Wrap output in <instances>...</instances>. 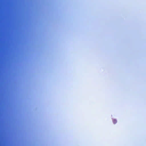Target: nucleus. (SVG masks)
Here are the masks:
<instances>
[{
	"label": "nucleus",
	"instance_id": "obj_1",
	"mask_svg": "<svg viewBox=\"0 0 146 146\" xmlns=\"http://www.w3.org/2000/svg\"><path fill=\"white\" fill-rule=\"evenodd\" d=\"M113 123L115 124L117 123V121L115 119H114L113 120Z\"/></svg>",
	"mask_w": 146,
	"mask_h": 146
}]
</instances>
